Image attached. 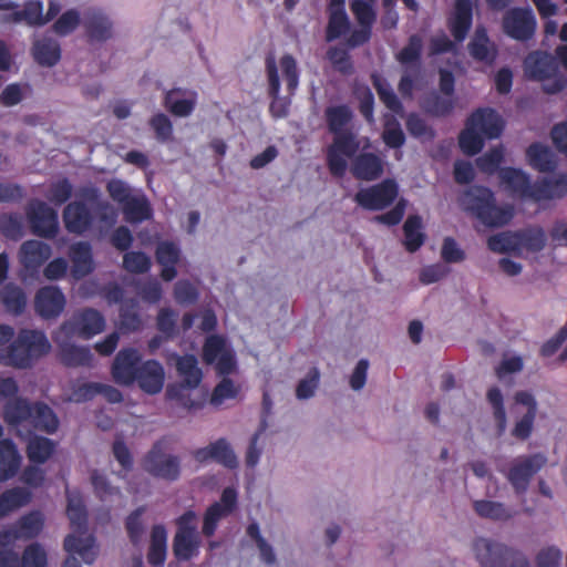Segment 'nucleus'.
<instances>
[{
  "label": "nucleus",
  "mask_w": 567,
  "mask_h": 567,
  "mask_svg": "<svg viewBox=\"0 0 567 567\" xmlns=\"http://www.w3.org/2000/svg\"><path fill=\"white\" fill-rule=\"evenodd\" d=\"M19 384L12 377H0V400H6L2 419L6 424L22 436V429L28 433L33 430L53 434L59 427V420L53 410L43 402H31L18 396Z\"/></svg>",
  "instance_id": "f257e3e1"
},
{
  "label": "nucleus",
  "mask_w": 567,
  "mask_h": 567,
  "mask_svg": "<svg viewBox=\"0 0 567 567\" xmlns=\"http://www.w3.org/2000/svg\"><path fill=\"white\" fill-rule=\"evenodd\" d=\"M50 350L51 343L44 332L21 329L9 346L0 349V363L16 369H29Z\"/></svg>",
  "instance_id": "f03ea898"
},
{
  "label": "nucleus",
  "mask_w": 567,
  "mask_h": 567,
  "mask_svg": "<svg viewBox=\"0 0 567 567\" xmlns=\"http://www.w3.org/2000/svg\"><path fill=\"white\" fill-rule=\"evenodd\" d=\"M66 515L71 527L80 535L69 534L63 542L64 550L79 554L85 564H93L96 558L95 539L93 536L82 537L87 529V512L79 492L66 489Z\"/></svg>",
  "instance_id": "7ed1b4c3"
},
{
  "label": "nucleus",
  "mask_w": 567,
  "mask_h": 567,
  "mask_svg": "<svg viewBox=\"0 0 567 567\" xmlns=\"http://www.w3.org/2000/svg\"><path fill=\"white\" fill-rule=\"evenodd\" d=\"M460 205L488 227L503 226L513 217L512 207L497 206L493 193L481 186H473L464 192L460 197Z\"/></svg>",
  "instance_id": "20e7f679"
},
{
  "label": "nucleus",
  "mask_w": 567,
  "mask_h": 567,
  "mask_svg": "<svg viewBox=\"0 0 567 567\" xmlns=\"http://www.w3.org/2000/svg\"><path fill=\"white\" fill-rule=\"evenodd\" d=\"M503 131L501 116L492 109H480L467 121L460 135V146L467 155L477 154L484 146V138H497Z\"/></svg>",
  "instance_id": "39448f33"
},
{
  "label": "nucleus",
  "mask_w": 567,
  "mask_h": 567,
  "mask_svg": "<svg viewBox=\"0 0 567 567\" xmlns=\"http://www.w3.org/2000/svg\"><path fill=\"white\" fill-rule=\"evenodd\" d=\"M498 175L501 183L512 194L534 202L554 198L556 196V187L565 183L563 179L543 178L532 184L526 173L512 167L501 168Z\"/></svg>",
  "instance_id": "423d86ee"
},
{
  "label": "nucleus",
  "mask_w": 567,
  "mask_h": 567,
  "mask_svg": "<svg viewBox=\"0 0 567 567\" xmlns=\"http://www.w3.org/2000/svg\"><path fill=\"white\" fill-rule=\"evenodd\" d=\"M473 550L482 567H530L522 551L492 539H475Z\"/></svg>",
  "instance_id": "0eeeda50"
},
{
  "label": "nucleus",
  "mask_w": 567,
  "mask_h": 567,
  "mask_svg": "<svg viewBox=\"0 0 567 567\" xmlns=\"http://www.w3.org/2000/svg\"><path fill=\"white\" fill-rule=\"evenodd\" d=\"M143 470L151 476L166 482H175L181 477V458L166 453L165 439L157 440L142 461Z\"/></svg>",
  "instance_id": "6e6552de"
},
{
  "label": "nucleus",
  "mask_w": 567,
  "mask_h": 567,
  "mask_svg": "<svg viewBox=\"0 0 567 567\" xmlns=\"http://www.w3.org/2000/svg\"><path fill=\"white\" fill-rule=\"evenodd\" d=\"M106 321L102 312L96 309L85 307L73 312L72 317L65 320L60 327V333L65 337H78L83 340H90L102 333Z\"/></svg>",
  "instance_id": "1a4fd4ad"
},
{
  "label": "nucleus",
  "mask_w": 567,
  "mask_h": 567,
  "mask_svg": "<svg viewBox=\"0 0 567 567\" xmlns=\"http://www.w3.org/2000/svg\"><path fill=\"white\" fill-rule=\"evenodd\" d=\"M547 457L542 453L522 455L513 460L506 478L517 495L526 493L532 478L546 465Z\"/></svg>",
  "instance_id": "9d476101"
},
{
  "label": "nucleus",
  "mask_w": 567,
  "mask_h": 567,
  "mask_svg": "<svg viewBox=\"0 0 567 567\" xmlns=\"http://www.w3.org/2000/svg\"><path fill=\"white\" fill-rule=\"evenodd\" d=\"M202 358L206 364H215L216 372L220 377H227L236 369L235 354L227 349L226 340L219 334H210L206 338Z\"/></svg>",
  "instance_id": "9b49d317"
},
{
  "label": "nucleus",
  "mask_w": 567,
  "mask_h": 567,
  "mask_svg": "<svg viewBox=\"0 0 567 567\" xmlns=\"http://www.w3.org/2000/svg\"><path fill=\"white\" fill-rule=\"evenodd\" d=\"M359 150V142L353 133L334 135L327 150L328 166L332 175L341 177L348 167V158Z\"/></svg>",
  "instance_id": "f8f14e48"
},
{
  "label": "nucleus",
  "mask_w": 567,
  "mask_h": 567,
  "mask_svg": "<svg viewBox=\"0 0 567 567\" xmlns=\"http://www.w3.org/2000/svg\"><path fill=\"white\" fill-rule=\"evenodd\" d=\"M519 406H525L526 412L515 422L512 436L519 441H526L533 433L534 422L537 415V401L528 391H517L514 395L512 413L518 415Z\"/></svg>",
  "instance_id": "ddd939ff"
},
{
  "label": "nucleus",
  "mask_w": 567,
  "mask_h": 567,
  "mask_svg": "<svg viewBox=\"0 0 567 567\" xmlns=\"http://www.w3.org/2000/svg\"><path fill=\"white\" fill-rule=\"evenodd\" d=\"M502 27L512 39L526 41L535 33L536 19L530 9L514 8L505 12Z\"/></svg>",
  "instance_id": "4468645a"
},
{
  "label": "nucleus",
  "mask_w": 567,
  "mask_h": 567,
  "mask_svg": "<svg viewBox=\"0 0 567 567\" xmlns=\"http://www.w3.org/2000/svg\"><path fill=\"white\" fill-rule=\"evenodd\" d=\"M27 214L35 235L44 238H52L56 235L59 229L58 213L47 203L32 202Z\"/></svg>",
  "instance_id": "2eb2a0df"
},
{
  "label": "nucleus",
  "mask_w": 567,
  "mask_h": 567,
  "mask_svg": "<svg viewBox=\"0 0 567 567\" xmlns=\"http://www.w3.org/2000/svg\"><path fill=\"white\" fill-rule=\"evenodd\" d=\"M142 357L134 348H124L117 352L112 364V377L117 384L132 385L135 383Z\"/></svg>",
  "instance_id": "dca6fc26"
},
{
  "label": "nucleus",
  "mask_w": 567,
  "mask_h": 567,
  "mask_svg": "<svg viewBox=\"0 0 567 567\" xmlns=\"http://www.w3.org/2000/svg\"><path fill=\"white\" fill-rule=\"evenodd\" d=\"M396 195V184L388 179L379 185L359 190L355 200L365 209L380 210L389 206Z\"/></svg>",
  "instance_id": "f3484780"
},
{
  "label": "nucleus",
  "mask_w": 567,
  "mask_h": 567,
  "mask_svg": "<svg viewBox=\"0 0 567 567\" xmlns=\"http://www.w3.org/2000/svg\"><path fill=\"white\" fill-rule=\"evenodd\" d=\"M66 300L59 286H42L34 298L37 313L43 319L59 317L64 310Z\"/></svg>",
  "instance_id": "a211bd4d"
},
{
  "label": "nucleus",
  "mask_w": 567,
  "mask_h": 567,
  "mask_svg": "<svg viewBox=\"0 0 567 567\" xmlns=\"http://www.w3.org/2000/svg\"><path fill=\"white\" fill-rule=\"evenodd\" d=\"M165 380L163 365L154 359L142 362L135 382L148 394H156L162 391Z\"/></svg>",
  "instance_id": "6ab92c4d"
},
{
  "label": "nucleus",
  "mask_w": 567,
  "mask_h": 567,
  "mask_svg": "<svg viewBox=\"0 0 567 567\" xmlns=\"http://www.w3.org/2000/svg\"><path fill=\"white\" fill-rule=\"evenodd\" d=\"M52 250L48 244L30 239L20 246L18 259L24 269L34 271L50 258Z\"/></svg>",
  "instance_id": "aec40b11"
},
{
  "label": "nucleus",
  "mask_w": 567,
  "mask_h": 567,
  "mask_svg": "<svg viewBox=\"0 0 567 567\" xmlns=\"http://www.w3.org/2000/svg\"><path fill=\"white\" fill-rule=\"evenodd\" d=\"M526 76L543 81L556 74L557 63L555 59L544 52H533L524 61Z\"/></svg>",
  "instance_id": "412c9836"
},
{
  "label": "nucleus",
  "mask_w": 567,
  "mask_h": 567,
  "mask_svg": "<svg viewBox=\"0 0 567 567\" xmlns=\"http://www.w3.org/2000/svg\"><path fill=\"white\" fill-rule=\"evenodd\" d=\"M37 430H33L31 433L27 432V429H22V436L21 439L25 436H30L27 443L25 453L29 458V461L32 464H44L55 452L56 443L48 437L33 435L31 434L35 432Z\"/></svg>",
  "instance_id": "4be33fe9"
},
{
  "label": "nucleus",
  "mask_w": 567,
  "mask_h": 567,
  "mask_svg": "<svg viewBox=\"0 0 567 567\" xmlns=\"http://www.w3.org/2000/svg\"><path fill=\"white\" fill-rule=\"evenodd\" d=\"M350 29V20L344 10V0H330L329 22L327 25L326 39L333 41L346 34Z\"/></svg>",
  "instance_id": "5701e85b"
},
{
  "label": "nucleus",
  "mask_w": 567,
  "mask_h": 567,
  "mask_svg": "<svg viewBox=\"0 0 567 567\" xmlns=\"http://www.w3.org/2000/svg\"><path fill=\"white\" fill-rule=\"evenodd\" d=\"M21 465V455L10 439L0 440V482L13 477Z\"/></svg>",
  "instance_id": "b1692460"
},
{
  "label": "nucleus",
  "mask_w": 567,
  "mask_h": 567,
  "mask_svg": "<svg viewBox=\"0 0 567 567\" xmlns=\"http://www.w3.org/2000/svg\"><path fill=\"white\" fill-rule=\"evenodd\" d=\"M63 220L69 231L82 234L91 225L92 216L84 204L73 202L64 208Z\"/></svg>",
  "instance_id": "393cba45"
},
{
  "label": "nucleus",
  "mask_w": 567,
  "mask_h": 567,
  "mask_svg": "<svg viewBox=\"0 0 567 567\" xmlns=\"http://www.w3.org/2000/svg\"><path fill=\"white\" fill-rule=\"evenodd\" d=\"M32 54L40 65L53 66L61 58L60 44L50 37L37 39L33 42Z\"/></svg>",
  "instance_id": "a878e982"
},
{
  "label": "nucleus",
  "mask_w": 567,
  "mask_h": 567,
  "mask_svg": "<svg viewBox=\"0 0 567 567\" xmlns=\"http://www.w3.org/2000/svg\"><path fill=\"white\" fill-rule=\"evenodd\" d=\"M167 555V532L164 525H154L151 532V543L147 561L154 567L164 565Z\"/></svg>",
  "instance_id": "bb28decb"
},
{
  "label": "nucleus",
  "mask_w": 567,
  "mask_h": 567,
  "mask_svg": "<svg viewBox=\"0 0 567 567\" xmlns=\"http://www.w3.org/2000/svg\"><path fill=\"white\" fill-rule=\"evenodd\" d=\"M351 172L359 179L373 181L382 174L383 164L377 155L364 153L355 157Z\"/></svg>",
  "instance_id": "cd10ccee"
},
{
  "label": "nucleus",
  "mask_w": 567,
  "mask_h": 567,
  "mask_svg": "<svg viewBox=\"0 0 567 567\" xmlns=\"http://www.w3.org/2000/svg\"><path fill=\"white\" fill-rule=\"evenodd\" d=\"M529 165L543 173L553 172L557 166L556 154L547 145L532 144L526 152Z\"/></svg>",
  "instance_id": "c85d7f7f"
},
{
  "label": "nucleus",
  "mask_w": 567,
  "mask_h": 567,
  "mask_svg": "<svg viewBox=\"0 0 567 567\" xmlns=\"http://www.w3.org/2000/svg\"><path fill=\"white\" fill-rule=\"evenodd\" d=\"M472 24V1L456 0L455 11L451 20V31L456 41H463Z\"/></svg>",
  "instance_id": "c756f323"
},
{
  "label": "nucleus",
  "mask_w": 567,
  "mask_h": 567,
  "mask_svg": "<svg viewBox=\"0 0 567 567\" xmlns=\"http://www.w3.org/2000/svg\"><path fill=\"white\" fill-rule=\"evenodd\" d=\"M176 370L182 378L183 385L188 389H195L203 379V372L198 367V360L194 354L177 357Z\"/></svg>",
  "instance_id": "7c9ffc66"
},
{
  "label": "nucleus",
  "mask_w": 567,
  "mask_h": 567,
  "mask_svg": "<svg viewBox=\"0 0 567 567\" xmlns=\"http://www.w3.org/2000/svg\"><path fill=\"white\" fill-rule=\"evenodd\" d=\"M471 55L484 63L491 64L496 58L495 44L488 39L484 28H477L468 44Z\"/></svg>",
  "instance_id": "2f4dec72"
},
{
  "label": "nucleus",
  "mask_w": 567,
  "mask_h": 567,
  "mask_svg": "<svg viewBox=\"0 0 567 567\" xmlns=\"http://www.w3.org/2000/svg\"><path fill=\"white\" fill-rule=\"evenodd\" d=\"M202 539L199 534L175 533L173 554L177 560L187 561L198 555Z\"/></svg>",
  "instance_id": "473e14b6"
},
{
  "label": "nucleus",
  "mask_w": 567,
  "mask_h": 567,
  "mask_svg": "<svg viewBox=\"0 0 567 567\" xmlns=\"http://www.w3.org/2000/svg\"><path fill=\"white\" fill-rule=\"evenodd\" d=\"M70 257L73 264L72 274L79 280L93 270L91 247L86 243H76L70 248Z\"/></svg>",
  "instance_id": "72a5a7b5"
},
{
  "label": "nucleus",
  "mask_w": 567,
  "mask_h": 567,
  "mask_svg": "<svg viewBox=\"0 0 567 567\" xmlns=\"http://www.w3.org/2000/svg\"><path fill=\"white\" fill-rule=\"evenodd\" d=\"M196 104V95L193 93L189 97L184 96L181 89L167 91L164 97L165 109L175 116L186 117L192 114Z\"/></svg>",
  "instance_id": "f704fd0d"
},
{
  "label": "nucleus",
  "mask_w": 567,
  "mask_h": 567,
  "mask_svg": "<svg viewBox=\"0 0 567 567\" xmlns=\"http://www.w3.org/2000/svg\"><path fill=\"white\" fill-rule=\"evenodd\" d=\"M266 68L269 83V94L274 99V101L270 104V112L276 117H284L287 115V106L278 97L280 80L278 74V66L276 65L275 59L272 56L267 58Z\"/></svg>",
  "instance_id": "c9c22d12"
},
{
  "label": "nucleus",
  "mask_w": 567,
  "mask_h": 567,
  "mask_svg": "<svg viewBox=\"0 0 567 567\" xmlns=\"http://www.w3.org/2000/svg\"><path fill=\"white\" fill-rule=\"evenodd\" d=\"M156 258L162 266V277L165 281H171L176 276L175 265L179 258V249L173 243L163 241L156 249Z\"/></svg>",
  "instance_id": "e433bc0d"
},
{
  "label": "nucleus",
  "mask_w": 567,
  "mask_h": 567,
  "mask_svg": "<svg viewBox=\"0 0 567 567\" xmlns=\"http://www.w3.org/2000/svg\"><path fill=\"white\" fill-rule=\"evenodd\" d=\"M60 359L66 367H91L93 354L87 347L64 343L60 344Z\"/></svg>",
  "instance_id": "4c0bfd02"
},
{
  "label": "nucleus",
  "mask_w": 567,
  "mask_h": 567,
  "mask_svg": "<svg viewBox=\"0 0 567 567\" xmlns=\"http://www.w3.org/2000/svg\"><path fill=\"white\" fill-rule=\"evenodd\" d=\"M31 493L23 487H12L0 494V518L27 505Z\"/></svg>",
  "instance_id": "58836bf2"
},
{
  "label": "nucleus",
  "mask_w": 567,
  "mask_h": 567,
  "mask_svg": "<svg viewBox=\"0 0 567 567\" xmlns=\"http://www.w3.org/2000/svg\"><path fill=\"white\" fill-rule=\"evenodd\" d=\"M329 131L333 135L352 133L348 125L352 120V112L346 105L330 106L324 112Z\"/></svg>",
  "instance_id": "ea45409f"
},
{
  "label": "nucleus",
  "mask_w": 567,
  "mask_h": 567,
  "mask_svg": "<svg viewBox=\"0 0 567 567\" xmlns=\"http://www.w3.org/2000/svg\"><path fill=\"white\" fill-rule=\"evenodd\" d=\"M125 219L130 223H138L151 217L152 209L146 197L137 193L122 206Z\"/></svg>",
  "instance_id": "a19ab883"
},
{
  "label": "nucleus",
  "mask_w": 567,
  "mask_h": 567,
  "mask_svg": "<svg viewBox=\"0 0 567 567\" xmlns=\"http://www.w3.org/2000/svg\"><path fill=\"white\" fill-rule=\"evenodd\" d=\"M143 326L142 318L138 312V301L136 299H127L122 302L120 308V328L125 332L138 331Z\"/></svg>",
  "instance_id": "79ce46f5"
},
{
  "label": "nucleus",
  "mask_w": 567,
  "mask_h": 567,
  "mask_svg": "<svg viewBox=\"0 0 567 567\" xmlns=\"http://www.w3.org/2000/svg\"><path fill=\"white\" fill-rule=\"evenodd\" d=\"M473 508L480 517L492 520H508L514 516L503 503L495 501H474Z\"/></svg>",
  "instance_id": "37998d69"
},
{
  "label": "nucleus",
  "mask_w": 567,
  "mask_h": 567,
  "mask_svg": "<svg viewBox=\"0 0 567 567\" xmlns=\"http://www.w3.org/2000/svg\"><path fill=\"white\" fill-rule=\"evenodd\" d=\"M43 525V515L40 512H31L22 516L14 527L20 538L32 539L41 533Z\"/></svg>",
  "instance_id": "c03bdc74"
},
{
  "label": "nucleus",
  "mask_w": 567,
  "mask_h": 567,
  "mask_svg": "<svg viewBox=\"0 0 567 567\" xmlns=\"http://www.w3.org/2000/svg\"><path fill=\"white\" fill-rule=\"evenodd\" d=\"M1 298L8 311L14 315H20L24 311L27 297L20 286H3Z\"/></svg>",
  "instance_id": "a18cd8bd"
},
{
  "label": "nucleus",
  "mask_w": 567,
  "mask_h": 567,
  "mask_svg": "<svg viewBox=\"0 0 567 567\" xmlns=\"http://www.w3.org/2000/svg\"><path fill=\"white\" fill-rule=\"evenodd\" d=\"M517 237H519V251L523 249L539 251L546 244V234L540 227H532L517 231Z\"/></svg>",
  "instance_id": "49530a36"
},
{
  "label": "nucleus",
  "mask_w": 567,
  "mask_h": 567,
  "mask_svg": "<svg viewBox=\"0 0 567 567\" xmlns=\"http://www.w3.org/2000/svg\"><path fill=\"white\" fill-rule=\"evenodd\" d=\"M487 401L493 408V415L496 422L497 434L502 435L506 431L507 420L503 394L497 386L488 389Z\"/></svg>",
  "instance_id": "de8ad7c7"
},
{
  "label": "nucleus",
  "mask_w": 567,
  "mask_h": 567,
  "mask_svg": "<svg viewBox=\"0 0 567 567\" xmlns=\"http://www.w3.org/2000/svg\"><path fill=\"white\" fill-rule=\"evenodd\" d=\"M85 24L90 37L94 40L104 41L112 37V22L102 13L92 14Z\"/></svg>",
  "instance_id": "09e8293b"
},
{
  "label": "nucleus",
  "mask_w": 567,
  "mask_h": 567,
  "mask_svg": "<svg viewBox=\"0 0 567 567\" xmlns=\"http://www.w3.org/2000/svg\"><path fill=\"white\" fill-rule=\"evenodd\" d=\"M517 233L505 231L488 238L487 246L495 252H519Z\"/></svg>",
  "instance_id": "8fccbe9b"
},
{
  "label": "nucleus",
  "mask_w": 567,
  "mask_h": 567,
  "mask_svg": "<svg viewBox=\"0 0 567 567\" xmlns=\"http://www.w3.org/2000/svg\"><path fill=\"white\" fill-rule=\"evenodd\" d=\"M422 219L419 216H410L404 223L405 246L410 251H415L423 244Z\"/></svg>",
  "instance_id": "3c124183"
},
{
  "label": "nucleus",
  "mask_w": 567,
  "mask_h": 567,
  "mask_svg": "<svg viewBox=\"0 0 567 567\" xmlns=\"http://www.w3.org/2000/svg\"><path fill=\"white\" fill-rule=\"evenodd\" d=\"M213 460L227 468L234 470L238 466V460L225 439H219L212 443Z\"/></svg>",
  "instance_id": "603ef678"
},
{
  "label": "nucleus",
  "mask_w": 567,
  "mask_h": 567,
  "mask_svg": "<svg viewBox=\"0 0 567 567\" xmlns=\"http://www.w3.org/2000/svg\"><path fill=\"white\" fill-rule=\"evenodd\" d=\"M156 328L167 340L176 337L177 313L169 308H162L156 318Z\"/></svg>",
  "instance_id": "864d4df0"
},
{
  "label": "nucleus",
  "mask_w": 567,
  "mask_h": 567,
  "mask_svg": "<svg viewBox=\"0 0 567 567\" xmlns=\"http://www.w3.org/2000/svg\"><path fill=\"white\" fill-rule=\"evenodd\" d=\"M423 107L432 115L444 116L451 113L454 107V103L450 95L447 97H441L433 93L424 99Z\"/></svg>",
  "instance_id": "5fc2aeb1"
},
{
  "label": "nucleus",
  "mask_w": 567,
  "mask_h": 567,
  "mask_svg": "<svg viewBox=\"0 0 567 567\" xmlns=\"http://www.w3.org/2000/svg\"><path fill=\"white\" fill-rule=\"evenodd\" d=\"M150 126L155 133V137L161 143H166L173 138V124L167 115L157 113L150 120Z\"/></svg>",
  "instance_id": "6e6d98bb"
},
{
  "label": "nucleus",
  "mask_w": 567,
  "mask_h": 567,
  "mask_svg": "<svg viewBox=\"0 0 567 567\" xmlns=\"http://www.w3.org/2000/svg\"><path fill=\"white\" fill-rule=\"evenodd\" d=\"M227 517L221 508L220 503H213L205 512L202 533L206 537H210L215 534L218 523L221 518Z\"/></svg>",
  "instance_id": "4d7b16f0"
},
{
  "label": "nucleus",
  "mask_w": 567,
  "mask_h": 567,
  "mask_svg": "<svg viewBox=\"0 0 567 567\" xmlns=\"http://www.w3.org/2000/svg\"><path fill=\"white\" fill-rule=\"evenodd\" d=\"M144 513V507H138L134 509L125 520V528L128 535V538L133 545H138L142 540V536L144 534V526L142 523V515Z\"/></svg>",
  "instance_id": "13d9d810"
},
{
  "label": "nucleus",
  "mask_w": 567,
  "mask_h": 567,
  "mask_svg": "<svg viewBox=\"0 0 567 567\" xmlns=\"http://www.w3.org/2000/svg\"><path fill=\"white\" fill-rule=\"evenodd\" d=\"M91 483L94 489V494L101 501H106L111 496L120 494V489L111 485L107 477L101 474L97 470L92 471Z\"/></svg>",
  "instance_id": "bf43d9fd"
},
{
  "label": "nucleus",
  "mask_w": 567,
  "mask_h": 567,
  "mask_svg": "<svg viewBox=\"0 0 567 567\" xmlns=\"http://www.w3.org/2000/svg\"><path fill=\"white\" fill-rule=\"evenodd\" d=\"M20 561L21 567H47V553L40 544H31L25 547Z\"/></svg>",
  "instance_id": "052dcab7"
},
{
  "label": "nucleus",
  "mask_w": 567,
  "mask_h": 567,
  "mask_svg": "<svg viewBox=\"0 0 567 567\" xmlns=\"http://www.w3.org/2000/svg\"><path fill=\"white\" fill-rule=\"evenodd\" d=\"M0 230L9 239H20L23 235L22 217L20 215L0 216Z\"/></svg>",
  "instance_id": "680f3d73"
},
{
  "label": "nucleus",
  "mask_w": 567,
  "mask_h": 567,
  "mask_svg": "<svg viewBox=\"0 0 567 567\" xmlns=\"http://www.w3.org/2000/svg\"><path fill=\"white\" fill-rule=\"evenodd\" d=\"M110 197L123 206L138 192L133 190L130 185L121 179H111L106 185Z\"/></svg>",
  "instance_id": "e2e57ef3"
},
{
  "label": "nucleus",
  "mask_w": 567,
  "mask_h": 567,
  "mask_svg": "<svg viewBox=\"0 0 567 567\" xmlns=\"http://www.w3.org/2000/svg\"><path fill=\"white\" fill-rule=\"evenodd\" d=\"M408 132L422 141H430L434 137V131L426 122L416 114H410L406 118Z\"/></svg>",
  "instance_id": "0e129e2a"
},
{
  "label": "nucleus",
  "mask_w": 567,
  "mask_h": 567,
  "mask_svg": "<svg viewBox=\"0 0 567 567\" xmlns=\"http://www.w3.org/2000/svg\"><path fill=\"white\" fill-rule=\"evenodd\" d=\"M374 86L379 94L380 100L385 104V106L395 112L400 113L402 111V104L393 92L392 87L383 80L375 78Z\"/></svg>",
  "instance_id": "69168bd1"
},
{
  "label": "nucleus",
  "mask_w": 567,
  "mask_h": 567,
  "mask_svg": "<svg viewBox=\"0 0 567 567\" xmlns=\"http://www.w3.org/2000/svg\"><path fill=\"white\" fill-rule=\"evenodd\" d=\"M351 10L359 23V25H367L372 28L375 21V12L372 3L365 0H354L351 2Z\"/></svg>",
  "instance_id": "338daca9"
},
{
  "label": "nucleus",
  "mask_w": 567,
  "mask_h": 567,
  "mask_svg": "<svg viewBox=\"0 0 567 567\" xmlns=\"http://www.w3.org/2000/svg\"><path fill=\"white\" fill-rule=\"evenodd\" d=\"M563 558V553L556 546H548L539 550L535 561L537 567H558Z\"/></svg>",
  "instance_id": "774afa93"
}]
</instances>
